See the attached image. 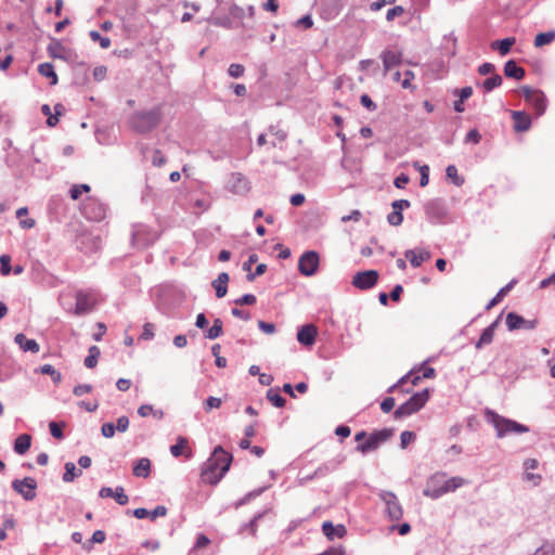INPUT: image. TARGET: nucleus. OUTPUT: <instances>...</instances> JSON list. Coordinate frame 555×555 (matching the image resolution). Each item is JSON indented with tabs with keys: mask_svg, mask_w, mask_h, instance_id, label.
I'll use <instances>...</instances> for the list:
<instances>
[{
	"mask_svg": "<svg viewBox=\"0 0 555 555\" xmlns=\"http://www.w3.org/2000/svg\"><path fill=\"white\" fill-rule=\"evenodd\" d=\"M244 66L241 65V64H236V63H233L229 66L228 68V74L232 77V78H240L241 76H243L244 74Z\"/></svg>",
	"mask_w": 555,
	"mask_h": 555,
	"instance_id": "5fc2aeb1",
	"label": "nucleus"
},
{
	"mask_svg": "<svg viewBox=\"0 0 555 555\" xmlns=\"http://www.w3.org/2000/svg\"><path fill=\"white\" fill-rule=\"evenodd\" d=\"M79 247L86 253L96 251L100 248V237L91 234L82 235L78 242Z\"/></svg>",
	"mask_w": 555,
	"mask_h": 555,
	"instance_id": "393cba45",
	"label": "nucleus"
},
{
	"mask_svg": "<svg viewBox=\"0 0 555 555\" xmlns=\"http://www.w3.org/2000/svg\"><path fill=\"white\" fill-rule=\"evenodd\" d=\"M267 399L276 408H283L286 403V400L273 388L267 391Z\"/></svg>",
	"mask_w": 555,
	"mask_h": 555,
	"instance_id": "ea45409f",
	"label": "nucleus"
},
{
	"mask_svg": "<svg viewBox=\"0 0 555 555\" xmlns=\"http://www.w3.org/2000/svg\"><path fill=\"white\" fill-rule=\"evenodd\" d=\"M379 274L376 270H366L357 272L351 281V284L361 291L371 289L378 282Z\"/></svg>",
	"mask_w": 555,
	"mask_h": 555,
	"instance_id": "2eb2a0df",
	"label": "nucleus"
},
{
	"mask_svg": "<svg viewBox=\"0 0 555 555\" xmlns=\"http://www.w3.org/2000/svg\"><path fill=\"white\" fill-rule=\"evenodd\" d=\"M113 499H115L119 505H126L129 501V498L125 493V489L121 486L115 488V494L113 495Z\"/></svg>",
	"mask_w": 555,
	"mask_h": 555,
	"instance_id": "8fccbe9b",
	"label": "nucleus"
},
{
	"mask_svg": "<svg viewBox=\"0 0 555 555\" xmlns=\"http://www.w3.org/2000/svg\"><path fill=\"white\" fill-rule=\"evenodd\" d=\"M231 461L232 456L222 447H216L203 470L205 480L210 483H217L229 470Z\"/></svg>",
	"mask_w": 555,
	"mask_h": 555,
	"instance_id": "f03ea898",
	"label": "nucleus"
},
{
	"mask_svg": "<svg viewBox=\"0 0 555 555\" xmlns=\"http://www.w3.org/2000/svg\"><path fill=\"white\" fill-rule=\"evenodd\" d=\"M340 462H341L340 460H332L327 463H324L323 465H321L320 467L317 468L313 476L323 477V476L327 475L328 473L334 472L338 467Z\"/></svg>",
	"mask_w": 555,
	"mask_h": 555,
	"instance_id": "72a5a7b5",
	"label": "nucleus"
},
{
	"mask_svg": "<svg viewBox=\"0 0 555 555\" xmlns=\"http://www.w3.org/2000/svg\"><path fill=\"white\" fill-rule=\"evenodd\" d=\"M90 38L94 42H99L101 48L107 49L111 47V39L108 37H103L101 34L96 30H91L89 34Z\"/></svg>",
	"mask_w": 555,
	"mask_h": 555,
	"instance_id": "a18cd8bd",
	"label": "nucleus"
},
{
	"mask_svg": "<svg viewBox=\"0 0 555 555\" xmlns=\"http://www.w3.org/2000/svg\"><path fill=\"white\" fill-rule=\"evenodd\" d=\"M415 434L413 431L404 430L400 435V447L405 449L408 444L415 440Z\"/></svg>",
	"mask_w": 555,
	"mask_h": 555,
	"instance_id": "864d4df0",
	"label": "nucleus"
},
{
	"mask_svg": "<svg viewBox=\"0 0 555 555\" xmlns=\"http://www.w3.org/2000/svg\"><path fill=\"white\" fill-rule=\"evenodd\" d=\"M63 427H64V423L59 424L56 422H50V424H49L50 433L56 439L64 438Z\"/></svg>",
	"mask_w": 555,
	"mask_h": 555,
	"instance_id": "603ef678",
	"label": "nucleus"
},
{
	"mask_svg": "<svg viewBox=\"0 0 555 555\" xmlns=\"http://www.w3.org/2000/svg\"><path fill=\"white\" fill-rule=\"evenodd\" d=\"M151 473V461L147 457H141L133 465V475L135 477L147 478Z\"/></svg>",
	"mask_w": 555,
	"mask_h": 555,
	"instance_id": "cd10ccee",
	"label": "nucleus"
},
{
	"mask_svg": "<svg viewBox=\"0 0 555 555\" xmlns=\"http://www.w3.org/2000/svg\"><path fill=\"white\" fill-rule=\"evenodd\" d=\"M528 103L533 106L537 116L544 114L546 109V96L541 90H539L535 95L528 101Z\"/></svg>",
	"mask_w": 555,
	"mask_h": 555,
	"instance_id": "c85d7f7f",
	"label": "nucleus"
},
{
	"mask_svg": "<svg viewBox=\"0 0 555 555\" xmlns=\"http://www.w3.org/2000/svg\"><path fill=\"white\" fill-rule=\"evenodd\" d=\"M387 221L389 222V224L393 225V227H398L402 223L403 221V215L402 212L400 211H395L392 210L388 216H387Z\"/></svg>",
	"mask_w": 555,
	"mask_h": 555,
	"instance_id": "6e6d98bb",
	"label": "nucleus"
},
{
	"mask_svg": "<svg viewBox=\"0 0 555 555\" xmlns=\"http://www.w3.org/2000/svg\"><path fill=\"white\" fill-rule=\"evenodd\" d=\"M487 422L490 423L496 430V436L502 438L508 434H524L529 431V427L517 423L516 421L506 418L504 416L499 415L496 412L492 410L486 411Z\"/></svg>",
	"mask_w": 555,
	"mask_h": 555,
	"instance_id": "20e7f679",
	"label": "nucleus"
},
{
	"mask_svg": "<svg viewBox=\"0 0 555 555\" xmlns=\"http://www.w3.org/2000/svg\"><path fill=\"white\" fill-rule=\"evenodd\" d=\"M225 189L236 195H246L250 190V182L243 173L232 172L227 179Z\"/></svg>",
	"mask_w": 555,
	"mask_h": 555,
	"instance_id": "9b49d317",
	"label": "nucleus"
},
{
	"mask_svg": "<svg viewBox=\"0 0 555 555\" xmlns=\"http://www.w3.org/2000/svg\"><path fill=\"white\" fill-rule=\"evenodd\" d=\"M392 433L393 430L389 428L375 430L366 438L364 442L359 443L356 449L363 454L374 451L378 449L380 444L386 442L392 436Z\"/></svg>",
	"mask_w": 555,
	"mask_h": 555,
	"instance_id": "0eeeda50",
	"label": "nucleus"
},
{
	"mask_svg": "<svg viewBox=\"0 0 555 555\" xmlns=\"http://www.w3.org/2000/svg\"><path fill=\"white\" fill-rule=\"evenodd\" d=\"M115 431L116 429L113 423H104L101 427V433L105 438H112Z\"/></svg>",
	"mask_w": 555,
	"mask_h": 555,
	"instance_id": "69168bd1",
	"label": "nucleus"
},
{
	"mask_svg": "<svg viewBox=\"0 0 555 555\" xmlns=\"http://www.w3.org/2000/svg\"><path fill=\"white\" fill-rule=\"evenodd\" d=\"M404 256L409 259L412 267L418 268L424 261L429 260L431 255L426 249H421L418 253L414 249H408Z\"/></svg>",
	"mask_w": 555,
	"mask_h": 555,
	"instance_id": "5701e85b",
	"label": "nucleus"
},
{
	"mask_svg": "<svg viewBox=\"0 0 555 555\" xmlns=\"http://www.w3.org/2000/svg\"><path fill=\"white\" fill-rule=\"evenodd\" d=\"M188 444V439L185 437L179 436L177 439V443L170 447V453L175 457H179L183 453V449Z\"/></svg>",
	"mask_w": 555,
	"mask_h": 555,
	"instance_id": "37998d69",
	"label": "nucleus"
},
{
	"mask_svg": "<svg viewBox=\"0 0 555 555\" xmlns=\"http://www.w3.org/2000/svg\"><path fill=\"white\" fill-rule=\"evenodd\" d=\"M39 372L44 375H50L54 384H60L62 382V374L51 364H43L39 369Z\"/></svg>",
	"mask_w": 555,
	"mask_h": 555,
	"instance_id": "4c0bfd02",
	"label": "nucleus"
},
{
	"mask_svg": "<svg viewBox=\"0 0 555 555\" xmlns=\"http://www.w3.org/2000/svg\"><path fill=\"white\" fill-rule=\"evenodd\" d=\"M501 315H499L487 328L481 333L480 338L476 341L475 347L481 349L483 346L493 341L495 330L500 323Z\"/></svg>",
	"mask_w": 555,
	"mask_h": 555,
	"instance_id": "aec40b11",
	"label": "nucleus"
},
{
	"mask_svg": "<svg viewBox=\"0 0 555 555\" xmlns=\"http://www.w3.org/2000/svg\"><path fill=\"white\" fill-rule=\"evenodd\" d=\"M487 422L490 423L496 430V436L502 438L508 434H524L529 431V427L517 423L516 421L506 418L504 416L499 415L496 412L492 410L486 411Z\"/></svg>",
	"mask_w": 555,
	"mask_h": 555,
	"instance_id": "39448f33",
	"label": "nucleus"
},
{
	"mask_svg": "<svg viewBox=\"0 0 555 555\" xmlns=\"http://www.w3.org/2000/svg\"><path fill=\"white\" fill-rule=\"evenodd\" d=\"M63 47L59 41H55L54 43L49 44L48 52L51 57H62L60 54V50H62Z\"/></svg>",
	"mask_w": 555,
	"mask_h": 555,
	"instance_id": "774afa93",
	"label": "nucleus"
},
{
	"mask_svg": "<svg viewBox=\"0 0 555 555\" xmlns=\"http://www.w3.org/2000/svg\"><path fill=\"white\" fill-rule=\"evenodd\" d=\"M128 427H129V418L125 415L118 417L117 424L115 425V429L118 430L119 433H125V431H127Z\"/></svg>",
	"mask_w": 555,
	"mask_h": 555,
	"instance_id": "338daca9",
	"label": "nucleus"
},
{
	"mask_svg": "<svg viewBox=\"0 0 555 555\" xmlns=\"http://www.w3.org/2000/svg\"><path fill=\"white\" fill-rule=\"evenodd\" d=\"M322 531L328 540H334L335 538L341 539L347 534V529L344 525L334 526L331 521L323 522Z\"/></svg>",
	"mask_w": 555,
	"mask_h": 555,
	"instance_id": "4be33fe9",
	"label": "nucleus"
},
{
	"mask_svg": "<svg viewBox=\"0 0 555 555\" xmlns=\"http://www.w3.org/2000/svg\"><path fill=\"white\" fill-rule=\"evenodd\" d=\"M512 118L514 120V129L516 132H525L529 130L531 126V118L527 113L513 111Z\"/></svg>",
	"mask_w": 555,
	"mask_h": 555,
	"instance_id": "412c9836",
	"label": "nucleus"
},
{
	"mask_svg": "<svg viewBox=\"0 0 555 555\" xmlns=\"http://www.w3.org/2000/svg\"><path fill=\"white\" fill-rule=\"evenodd\" d=\"M538 325L537 320H526L521 315L517 314L516 312H508L506 314V326L508 331H516V330H534Z\"/></svg>",
	"mask_w": 555,
	"mask_h": 555,
	"instance_id": "dca6fc26",
	"label": "nucleus"
},
{
	"mask_svg": "<svg viewBox=\"0 0 555 555\" xmlns=\"http://www.w3.org/2000/svg\"><path fill=\"white\" fill-rule=\"evenodd\" d=\"M318 327L313 324H305L298 328L297 340L306 347H310L315 343Z\"/></svg>",
	"mask_w": 555,
	"mask_h": 555,
	"instance_id": "a211bd4d",
	"label": "nucleus"
},
{
	"mask_svg": "<svg viewBox=\"0 0 555 555\" xmlns=\"http://www.w3.org/2000/svg\"><path fill=\"white\" fill-rule=\"evenodd\" d=\"M319 264V254L314 250H308L305 251L298 260V271L305 276H312L317 273Z\"/></svg>",
	"mask_w": 555,
	"mask_h": 555,
	"instance_id": "9d476101",
	"label": "nucleus"
},
{
	"mask_svg": "<svg viewBox=\"0 0 555 555\" xmlns=\"http://www.w3.org/2000/svg\"><path fill=\"white\" fill-rule=\"evenodd\" d=\"M38 72L41 76L43 77H47V78H50L51 81L50 83L51 85H56L57 83V75L54 70V66L51 64V63H42L38 66Z\"/></svg>",
	"mask_w": 555,
	"mask_h": 555,
	"instance_id": "473e14b6",
	"label": "nucleus"
},
{
	"mask_svg": "<svg viewBox=\"0 0 555 555\" xmlns=\"http://www.w3.org/2000/svg\"><path fill=\"white\" fill-rule=\"evenodd\" d=\"M12 271L11 267V257L9 255H1L0 256V273L2 275H9Z\"/></svg>",
	"mask_w": 555,
	"mask_h": 555,
	"instance_id": "de8ad7c7",
	"label": "nucleus"
},
{
	"mask_svg": "<svg viewBox=\"0 0 555 555\" xmlns=\"http://www.w3.org/2000/svg\"><path fill=\"white\" fill-rule=\"evenodd\" d=\"M12 488L26 501H33L37 495V481L31 477L13 480Z\"/></svg>",
	"mask_w": 555,
	"mask_h": 555,
	"instance_id": "4468645a",
	"label": "nucleus"
},
{
	"mask_svg": "<svg viewBox=\"0 0 555 555\" xmlns=\"http://www.w3.org/2000/svg\"><path fill=\"white\" fill-rule=\"evenodd\" d=\"M446 175L456 186L464 184V178L459 175L457 168L454 165H449L446 168Z\"/></svg>",
	"mask_w": 555,
	"mask_h": 555,
	"instance_id": "58836bf2",
	"label": "nucleus"
},
{
	"mask_svg": "<svg viewBox=\"0 0 555 555\" xmlns=\"http://www.w3.org/2000/svg\"><path fill=\"white\" fill-rule=\"evenodd\" d=\"M385 74L402 63V53L395 50H385L380 55Z\"/></svg>",
	"mask_w": 555,
	"mask_h": 555,
	"instance_id": "6ab92c4d",
	"label": "nucleus"
},
{
	"mask_svg": "<svg viewBox=\"0 0 555 555\" xmlns=\"http://www.w3.org/2000/svg\"><path fill=\"white\" fill-rule=\"evenodd\" d=\"M158 238V234L143 224L134 227L132 231V244L143 248L153 244Z\"/></svg>",
	"mask_w": 555,
	"mask_h": 555,
	"instance_id": "f8f14e48",
	"label": "nucleus"
},
{
	"mask_svg": "<svg viewBox=\"0 0 555 555\" xmlns=\"http://www.w3.org/2000/svg\"><path fill=\"white\" fill-rule=\"evenodd\" d=\"M512 287V283L507 284L506 286H504L503 288H501L499 291V293L488 302L486 309L489 310L491 308H493L495 305H498L502 298L504 297V295L506 294V292H508Z\"/></svg>",
	"mask_w": 555,
	"mask_h": 555,
	"instance_id": "49530a36",
	"label": "nucleus"
},
{
	"mask_svg": "<svg viewBox=\"0 0 555 555\" xmlns=\"http://www.w3.org/2000/svg\"><path fill=\"white\" fill-rule=\"evenodd\" d=\"M163 112L160 106L147 111H138L129 119L130 127L138 133H147L154 130L162 121Z\"/></svg>",
	"mask_w": 555,
	"mask_h": 555,
	"instance_id": "7ed1b4c3",
	"label": "nucleus"
},
{
	"mask_svg": "<svg viewBox=\"0 0 555 555\" xmlns=\"http://www.w3.org/2000/svg\"><path fill=\"white\" fill-rule=\"evenodd\" d=\"M429 391L428 389H424L421 392L414 393L409 400L399 405L393 412V417L396 420L410 416L416 412H418L428 401Z\"/></svg>",
	"mask_w": 555,
	"mask_h": 555,
	"instance_id": "423d86ee",
	"label": "nucleus"
},
{
	"mask_svg": "<svg viewBox=\"0 0 555 555\" xmlns=\"http://www.w3.org/2000/svg\"><path fill=\"white\" fill-rule=\"evenodd\" d=\"M555 39V30L540 33L534 38V46L537 48L543 47L544 44H548Z\"/></svg>",
	"mask_w": 555,
	"mask_h": 555,
	"instance_id": "c9c22d12",
	"label": "nucleus"
},
{
	"mask_svg": "<svg viewBox=\"0 0 555 555\" xmlns=\"http://www.w3.org/2000/svg\"><path fill=\"white\" fill-rule=\"evenodd\" d=\"M229 13L232 17L237 20H242L245 16V10L235 3L230 4Z\"/></svg>",
	"mask_w": 555,
	"mask_h": 555,
	"instance_id": "4d7b16f0",
	"label": "nucleus"
},
{
	"mask_svg": "<svg viewBox=\"0 0 555 555\" xmlns=\"http://www.w3.org/2000/svg\"><path fill=\"white\" fill-rule=\"evenodd\" d=\"M229 279L230 278L228 273L221 272L218 278L212 281V287L215 288L216 296L218 298H222L227 295Z\"/></svg>",
	"mask_w": 555,
	"mask_h": 555,
	"instance_id": "bb28decb",
	"label": "nucleus"
},
{
	"mask_svg": "<svg viewBox=\"0 0 555 555\" xmlns=\"http://www.w3.org/2000/svg\"><path fill=\"white\" fill-rule=\"evenodd\" d=\"M82 215L91 221H101L105 218L106 206L95 197H87L81 205Z\"/></svg>",
	"mask_w": 555,
	"mask_h": 555,
	"instance_id": "6e6552de",
	"label": "nucleus"
},
{
	"mask_svg": "<svg viewBox=\"0 0 555 555\" xmlns=\"http://www.w3.org/2000/svg\"><path fill=\"white\" fill-rule=\"evenodd\" d=\"M64 469L65 472L62 477L64 482H73L75 478L82 475V470L77 468L73 462L65 463Z\"/></svg>",
	"mask_w": 555,
	"mask_h": 555,
	"instance_id": "2f4dec72",
	"label": "nucleus"
},
{
	"mask_svg": "<svg viewBox=\"0 0 555 555\" xmlns=\"http://www.w3.org/2000/svg\"><path fill=\"white\" fill-rule=\"evenodd\" d=\"M92 391V386L90 384H81V385H77L74 387L73 389V393L76 396V397H81L82 395L85 393H89Z\"/></svg>",
	"mask_w": 555,
	"mask_h": 555,
	"instance_id": "e2e57ef3",
	"label": "nucleus"
},
{
	"mask_svg": "<svg viewBox=\"0 0 555 555\" xmlns=\"http://www.w3.org/2000/svg\"><path fill=\"white\" fill-rule=\"evenodd\" d=\"M154 337V325L152 323H145L143 325V332L140 336L143 340H151Z\"/></svg>",
	"mask_w": 555,
	"mask_h": 555,
	"instance_id": "052dcab7",
	"label": "nucleus"
},
{
	"mask_svg": "<svg viewBox=\"0 0 555 555\" xmlns=\"http://www.w3.org/2000/svg\"><path fill=\"white\" fill-rule=\"evenodd\" d=\"M481 140V135L477 129H472L466 133L465 143L478 144Z\"/></svg>",
	"mask_w": 555,
	"mask_h": 555,
	"instance_id": "bf43d9fd",
	"label": "nucleus"
},
{
	"mask_svg": "<svg viewBox=\"0 0 555 555\" xmlns=\"http://www.w3.org/2000/svg\"><path fill=\"white\" fill-rule=\"evenodd\" d=\"M100 354H101L100 348L98 346H91L89 348V354L85 359V362H83L85 365L88 369H93L98 363V359H99Z\"/></svg>",
	"mask_w": 555,
	"mask_h": 555,
	"instance_id": "f704fd0d",
	"label": "nucleus"
},
{
	"mask_svg": "<svg viewBox=\"0 0 555 555\" xmlns=\"http://www.w3.org/2000/svg\"><path fill=\"white\" fill-rule=\"evenodd\" d=\"M94 306V298L91 293L79 291L76 293V306L74 313L82 315L90 312Z\"/></svg>",
	"mask_w": 555,
	"mask_h": 555,
	"instance_id": "f3484780",
	"label": "nucleus"
},
{
	"mask_svg": "<svg viewBox=\"0 0 555 555\" xmlns=\"http://www.w3.org/2000/svg\"><path fill=\"white\" fill-rule=\"evenodd\" d=\"M516 39L514 37H507L502 40H495L491 42V49L498 50L501 55L509 53L511 48L514 46Z\"/></svg>",
	"mask_w": 555,
	"mask_h": 555,
	"instance_id": "c756f323",
	"label": "nucleus"
},
{
	"mask_svg": "<svg viewBox=\"0 0 555 555\" xmlns=\"http://www.w3.org/2000/svg\"><path fill=\"white\" fill-rule=\"evenodd\" d=\"M106 539V534L103 530H96L93 532L91 540L83 545L86 550L92 548V543H103Z\"/></svg>",
	"mask_w": 555,
	"mask_h": 555,
	"instance_id": "09e8293b",
	"label": "nucleus"
},
{
	"mask_svg": "<svg viewBox=\"0 0 555 555\" xmlns=\"http://www.w3.org/2000/svg\"><path fill=\"white\" fill-rule=\"evenodd\" d=\"M418 170L421 173L420 185L424 188L429 183V167L427 165H423L418 167Z\"/></svg>",
	"mask_w": 555,
	"mask_h": 555,
	"instance_id": "13d9d810",
	"label": "nucleus"
},
{
	"mask_svg": "<svg viewBox=\"0 0 555 555\" xmlns=\"http://www.w3.org/2000/svg\"><path fill=\"white\" fill-rule=\"evenodd\" d=\"M14 341L20 346L23 351H30L37 353L40 350L39 344L35 339H28L24 334H16Z\"/></svg>",
	"mask_w": 555,
	"mask_h": 555,
	"instance_id": "b1692460",
	"label": "nucleus"
},
{
	"mask_svg": "<svg viewBox=\"0 0 555 555\" xmlns=\"http://www.w3.org/2000/svg\"><path fill=\"white\" fill-rule=\"evenodd\" d=\"M446 473H436L429 477L423 494L433 500L439 499L446 493L453 492L466 483L462 477H451L446 479Z\"/></svg>",
	"mask_w": 555,
	"mask_h": 555,
	"instance_id": "f257e3e1",
	"label": "nucleus"
},
{
	"mask_svg": "<svg viewBox=\"0 0 555 555\" xmlns=\"http://www.w3.org/2000/svg\"><path fill=\"white\" fill-rule=\"evenodd\" d=\"M502 82V77L499 74H494L482 82V88L486 92H491L493 89L500 87Z\"/></svg>",
	"mask_w": 555,
	"mask_h": 555,
	"instance_id": "e433bc0d",
	"label": "nucleus"
},
{
	"mask_svg": "<svg viewBox=\"0 0 555 555\" xmlns=\"http://www.w3.org/2000/svg\"><path fill=\"white\" fill-rule=\"evenodd\" d=\"M424 209L428 221L431 223H438L442 221L448 214L444 202L440 198L428 201L425 204Z\"/></svg>",
	"mask_w": 555,
	"mask_h": 555,
	"instance_id": "ddd939ff",
	"label": "nucleus"
},
{
	"mask_svg": "<svg viewBox=\"0 0 555 555\" xmlns=\"http://www.w3.org/2000/svg\"><path fill=\"white\" fill-rule=\"evenodd\" d=\"M222 334V321L217 318L212 326L206 332L205 337L208 339H216Z\"/></svg>",
	"mask_w": 555,
	"mask_h": 555,
	"instance_id": "a19ab883",
	"label": "nucleus"
},
{
	"mask_svg": "<svg viewBox=\"0 0 555 555\" xmlns=\"http://www.w3.org/2000/svg\"><path fill=\"white\" fill-rule=\"evenodd\" d=\"M222 404V400L217 397H209L204 402V410L206 413H209L212 409H218Z\"/></svg>",
	"mask_w": 555,
	"mask_h": 555,
	"instance_id": "3c124183",
	"label": "nucleus"
},
{
	"mask_svg": "<svg viewBox=\"0 0 555 555\" xmlns=\"http://www.w3.org/2000/svg\"><path fill=\"white\" fill-rule=\"evenodd\" d=\"M269 133L274 138L270 142L273 147L276 146L279 142H283L287 137V133L284 130L279 129L276 126H270Z\"/></svg>",
	"mask_w": 555,
	"mask_h": 555,
	"instance_id": "79ce46f5",
	"label": "nucleus"
},
{
	"mask_svg": "<svg viewBox=\"0 0 555 555\" xmlns=\"http://www.w3.org/2000/svg\"><path fill=\"white\" fill-rule=\"evenodd\" d=\"M504 74L508 78L521 80L525 77V69L517 65L514 60H509L504 65Z\"/></svg>",
	"mask_w": 555,
	"mask_h": 555,
	"instance_id": "a878e982",
	"label": "nucleus"
},
{
	"mask_svg": "<svg viewBox=\"0 0 555 555\" xmlns=\"http://www.w3.org/2000/svg\"><path fill=\"white\" fill-rule=\"evenodd\" d=\"M378 496L385 503L386 512L390 520H400L403 516V509L397 495L391 491L382 490Z\"/></svg>",
	"mask_w": 555,
	"mask_h": 555,
	"instance_id": "1a4fd4ad",
	"label": "nucleus"
},
{
	"mask_svg": "<svg viewBox=\"0 0 555 555\" xmlns=\"http://www.w3.org/2000/svg\"><path fill=\"white\" fill-rule=\"evenodd\" d=\"M210 22L215 26L224 27L228 29L232 28V20L228 15H216L210 20Z\"/></svg>",
	"mask_w": 555,
	"mask_h": 555,
	"instance_id": "c03bdc74",
	"label": "nucleus"
},
{
	"mask_svg": "<svg viewBox=\"0 0 555 555\" xmlns=\"http://www.w3.org/2000/svg\"><path fill=\"white\" fill-rule=\"evenodd\" d=\"M404 13V9L401 5L393 7L387 11L386 20L391 22L396 16H400Z\"/></svg>",
	"mask_w": 555,
	"mask_h": 555,
	"instance_id": "680f3d73",
	"label": "nucleus"
},
{
	"mask_svg": "<svg viewBox=\"0 0 555 555\" xmlns=\"http://www.w3.org/2000/svg\"><path fill=\"white\" fill-rule=\"evenodd\" d=\"M256 296L253 294H245L242 297L234 300L235 305H254L256 302Z\"/></svg>",
	"mask_w": 555,
	"mask_h": 555,
	"instance_id": "0e129e2a",
	"label": "nucleus"
},
{
	"mask_svg": "<svg viewBox=\"0 0 555 555\" xmlns=\"http://www.w3.org/2000/svg\"><path fill=\"white\" fill-rule=\"evenodd\" d=\"M31 446V436L28 434L20 435L14 442V451L17 454H25Z\"/></svg>",
	"mask_w": 555,
	"mask_h": 555,
	"instance_id": "7c9ffc66",
	"label": "nucleus"
}]
</instances>
